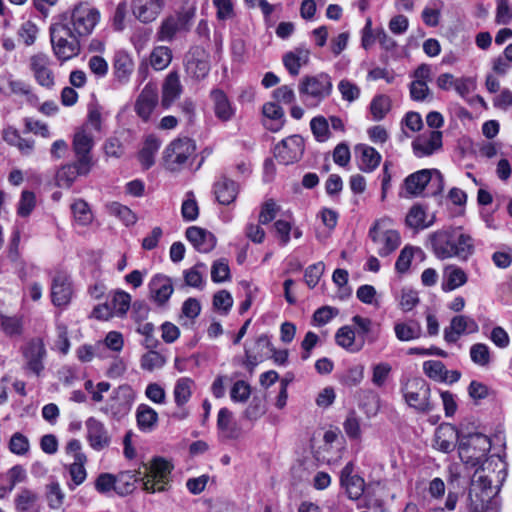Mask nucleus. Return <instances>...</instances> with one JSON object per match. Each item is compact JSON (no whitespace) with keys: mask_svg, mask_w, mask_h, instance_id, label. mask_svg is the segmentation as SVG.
I'll return each instance as SVG.
<instances>
[{"mask_svg":"<svg viewBox=\"0 0 512 512\" xmlns=\"http://www.w3.org/2000/svg\"><path fill=\"white\" fill-rule=\"evenodd\" d=\"M9 448L14 454L24 455L29 450V441L22 433L16 432L10 439Z\"/></svg>","mask_w":512,"mask_h":512,"instance_id":"64","label":"nucleus"},{"mask_svg":"<svg viewBox=\"0 0 512 512\" xmlns=\"http://www.w3.org/2000/svg\"><path fill=\"white\" fill-rule=\"evenodd\" d=\"M415 250L420 251L419 248H414L412 246H405L401 250L395 263V269L397 270V272L405 273L408 271Z\"/></svg>","mask_w":512,"mask_h":512,"instance_id":"58","label":"nucleus"},{"mask_svg":"<svg viewBox=\"0 0 512 512\" xmlns=\"http://www.w3.org/2000/svg\"><path fill=\"white\" fill-rule=\"evenodd\" d=\"M144 471H123L116 478L115 491L121 496L132 493L136 483L141 482L142 488L148 493L164 492L170 482L173 465L170 461L155 457L150 464H143Z\"/></svg>","mask_w":512,"mask_h":512,"instance_id":"2","label":"nucleus"},{"mask_svg":"<svg viewBox=\"0 0 512 512\" xmlns=\"http://www.w3.org/2000/svg\"><path fill=\"white\" fill-rule=\"evenodd\" d=\"M233 414L227 408H221L218 412L217 427L227 438L236 437L235 424L232 421Z\"/></svg>","mask_w":512,"mask_h":512,"instance_id":"46","label":"nucleus"},{"mask_svg":"<svg viewBox=\"0 0 512 512\" xmlns=\"http://www.w3.org/2000/svg\"><path fill=\"white\" fill-rule=\"evenodd\" d=\"M442 147V133L437 130L430 131L428 135L422 134L412 142L413 152L417 157L430 156Z\"/></svg>","mask_w":512,"mask_h":512,"instance_id":"25","label":"nucleus"},{"mask_svg":"<svg viewBox=\"0 0 512 512\" xmlns=\"http://www.w3.org/2000/svg\"><path fill=\"white\" fill-rule=\"evenodd\" d=\"M468 281L466 272L457 265H447L443 271L442 290L444 292L453 291Z\"/></svg>","mask_w":512,"mask_h":512,"instance_id":"32","label":"nucleus"},{"mask_svg":"<svg viewBox=\"0 0 512 512\" xmlns=\"http://www.w3.org/2000/svg\"><path fill=\"white\" fill-rule=\"evenodd\" d=\"M352 323L355 326V332L358 340H362L363 347L365 343H374L377 341L379 336V325L374 324V322L367 317H362L360 315H355L351 319Z\"/></svg>","mask_w":512,"mask_h":512,"instance_id":"28","label":"nucleus"},{"mask_svg":"<svg viewBox=\"0 0 512 512\" xmlns=\"http://www.w3.org/2000/svg\"><path fill=\"white\" fill-rule=\"evenodd\" d=\"M395 336L399 341L408 342L422 336L421 324L415 319L396 322L394 325Z\"/></svg>","mask_w":512,"mask_h":512,"instance_id":"36","label":"nucleus"},{"mask_svg":"<svg viewBox=\"0 0 512 512\" xmlns=\"http://www.w3.org/2000/svg\"><path fill=\"white\" fill-rule=\"evenodd\" d=\"M195 382L189 377L179 378L174 386L173 397L177 407H183L190 400Z\"/></svg>","mask_w":512,"mask_h":512,"instance_id":"40","label":"nucleus"},{"mask_svg":"<svg viewBox=\"0 0 512 512\" xmlns=\"http://www.w3.org/2000/svg\"><path fill=\"white\" fill-rule=\"evenodd\" d=\"M73 296V284L65 272H57L51 280V301L56 307L67 306Z\"/></svg>","mask_w":512,"mask_h":512,"instance_id":"17","label":"nucleus"},{"mask_svg":"<svg viewBox=\"0 0 512 512\" xmlns=\"http://www.w3.org/2000/svg\"><path fill=\"white\" fill-rule=\"evenodd\" d=\"M432 183L436 189L432 194L440 193L444 188V179L440 171L436 169H423L409 175L404 181L406 193L410 196H419L425 187Z\"/></svg>","mask_w":512,"mask_h":512,"instance_id":"12","label":"nucleus"},{"mask_svg":"<svg viewBox=\"0 0 512 512\" xmlns=\"http://www.w3.org/2000/svg\"><path fill=\"white\" fill-rule=\"evenodd\" d=\"M49 32L53 53L59 61L64 62L79 55L80 37L72 31L68 23L59 20L50 26Z\"/></svg>","mask_w":512,"mask_h":512,"instance_id":"4","label":"nucleus"},{"mask_svg":"<svg viewBox=\"0 0 512 512\" xmlns=\"http://www.w3.org/2000/svg\"><path fill=\"white\" fill-rule=\"evenodd\" d=\"M195 12L194 7H188L167 16L158 29V40L171 42L178 33L190 31Z\"/></svg>","mask_w":512,"mask_h":512,"instance_id":"8","label":"nucleus"},{"mask_svg":"<svg viewBox=\"0 0 512 512\" xmlns=\"http://www.w3.org/2000/svg\"><path fill=\"white\" fill-rule=\"evenodd\" d=\"M263 115L271 120L267 128L272 132L279 131L285 123L284 110L274 102H267L262 107Z\"/></svg>","mask_w":512,"mask_h":512,"instance_id":"41","label":"nucleus"},{"mask_svg":"<svg viewBox=\"0 0 512 512\" xmlns=\"http://www.w3.org/2000/svg\"><path fill=\"white\" fill-rule=\"evenodd\" d=\"M335 341L337 345L351 353H356L363 349L362 340L357 339L355 330L349 325L342 326L337 330Z\"/></svg>","mask_w":512,"mask_h":512,"instance_id":"35","label":"nucleus"},{"mask_svg":"<svg viewBox=\"0 0 512 512\" xmlns=\"http://www.w3.org/2000/svg\"><path fill=\"white\" fill-rule=\"evenodd\" d=\"M149 298L158 306L164 307L174 292L172 279L163 274L154 275L148 284Z\"/></svg>","mask_w":512,"mask_h":512,"instance_id":"20","label":"nucleus"},{"mask_svg":"<svg viewBox=\"0 0 512 512\" xmlns=\"http://www.w3.org/2000/svg\"><path fill=\"white\" fill-rule=\"evenodd\" d=\"M87 440L96 451L103 450L110 445L111 437L105 425L94 417H89L85 422Z\"/></svg>","mask_w":512,"mask_h":512,"instance_id":"23","label":"nucleus"},{"mask_svg":"<svg viewBox=\"0 0 512 512\" xmlns=\"http://www.w3.org/2000/svg\"><path fill=\"white\" fill-rule=\"evenodd\" d=\"M214 194L220 204L229 205L237 197L238 186L234 181L223 177L215 183Z\"/></svg>","mask_w":512,"mask_h":512,"instance_id":"37","label":"nucleus"},{"mask_svg":"<svg viewBox=\"0 0 512 512\" xmlns=\"http://www.w3.org/2000/svg\"><path fill=\"white\" fill-rule=\"evenodd\" d=\"M391 99L387 95H377L370 103V112L375 121L382 120L391 109Z\"/></svg>","mask_w":512,"mask_h":512,"instance_id":"44","label":"nucleus"},{"mask_svg":"<svg viewBox=\"0 0 512 512\" xmlns=\"http://www.w3.org/2000/svg\"><path fill=\"white\" fill-rule=\"evenodd\" d=\"M355 151L356 153H360V170L372 172L379 166L381 155L373 147L359 144L356 146Z\"/></svg>","mask_w":512,"mask_h":512,"instance_id":"38","label":"nucleus"},{"mask_svg":"<svg viewBox=\"0 0 512 512\" xmlns=\"http://www.w3.org/2000/svg\"><path fill=\"white\" fill-rule=\"evenodd\" d=\"M71 209L75 220L82 226H86L92 222L93 216L89 205L82 199L75 201L71 205Z\"/></svg>","mask_w":512,"mask_h":512,"instance_id":"50","label":"nucleus"},{"mask_svg":"<svg viewBox=\"0 0 512 512\" xmlns=\"http://www.w3.org/2000/svg\"><path fill=\"white\" fill-rule=\"evenodd\" d=\"M280 207L276 204L273 199H268L261 206V211L259 213V223L260 224H268L275 219Z\"/></svg>","mask_w":512,"mask_h":512,"instance_id":"56","label":"nucleus"},{"mask_svg":"<svg viewBox=\"0 0 512 512\" xmlns=\"http://www.w3.org/2000/svg\"><path fill=\"white\" fill-rule=\"evenodd\" d=\"M423 370L429 378L439 381H443L444 375L448 374V370L441 361H426L423 364Z\"/></svg>","mask_w":512,"mask_h":512,"instance_id":"57","label":"nucleus"},{"mask_svg":"<svg viewBox=\"0 0 512 512\" xmlns=\"http://www.w3.org/2000/svg\"><path fill=\"white\" fill-rule=\"evenodd\" d=\"M166 364V358L157 351L150 350L141 357L140 366L143 370L152 372L162 368Z\"/></svg>","mask_w":512,"mask_h":512,"instance_id":"49","label":"nucleus"},{"mask_svg":"<svg viewBox=\"0 0 512 512\" xmlns=\"http://www.w3.org/2000/svg\"><path fill=\"white\" fill-rule=\"evenodd\" d=\"M430 387L420 377L409 379L402 388L406 403L419 412H430L433 407L429 402Z\"/></svg>","mask_w":512,"mask_h":512,"instance_id":"11","label":"nucleus"},{"mask_svg":"<svg viewBox=\"0 0 512 512\" xmlns=\"http://www.w3.org/2000/svg\"><path fill=\"white\" fill-rule=\"evenodd\" d=\"M158 102L159 96L157 85L149 82L138 95L134 104V110L144 122H147L158 105Z\"/></svg>","mask_w":512,"mask_h":512,"instance_id":"18","label":"nucleus"},{"mask_svg":"<svg viewBox=\"0 0 512 512\" xmlns=\"http://www.w3.org/2000/svg\"><path fill=\"white\" fill-rule=\"evenodd\" d=\"M87 174L89 172H84L82 164L78 161L63 165L56 173V185L62 188H69L78 176H85Z\"/></svg>","mask_w":512,"mask_h":512,"instance_id":"34","label":"nucleus"},{"mask_svg":"<svg viewBox=\"0 0 512 512\" xmlns=\"http://www.w3.org/2000/svg\"><path fill=\"white\" fill-rule=\"evenodd\" d=\"M332 81L328 74L320 73L315 76H305L299 84L301 96L311 97L316 103L330 95Z\"/></svg>","mask_w":512,"mask_h":512,"instance_id":"13","label":"nucleus"},{"mask_svg":"<svg viewBox=\"0 0 512 512\" xmlns=\"http://www.w3.org/2000/svg\"><path fill=\"white\" fill-rule=\"evenodd\" d=\"M45 355V346L40 339H34L30 341L23 350V356L26 361V369L30 370L36 375H39L44 368L43 359Z\"/></svg>","mask_w":512,"mask_h":512,"instance_id":"24","label":"nucleus"},{"mask_svg":"<svg viewBox=\"0 0 512 512\" xmlns=\"http://www.w3.org/2000/svg\"><path fill=\"white\" fill-rule=\"evenodd\" d=\"M185 71L195 80L204 79L210 71L208 53L200 46L191 48L185 56Z\"/></svg>","mask_w":512,"mask_h":512,"instance_id":"15","label":"nucleus"},{"mask_svg":"<svg viewBox=\"0 0 512 512\" xmlns=\"http://www.w3.org/2000/svg\"><path fill=\"white\" fill-rule=\"evenodd\" d=\"M250 394V386L243 380L236 381L230 391V397L233 402L244 403L248 400Z\"/></svg>","mask_w":512,"mask_h":512,"instance_id":"59","label":"nucleus"},{"mask_svg":"<svg viewBox=\"0 0 512 512\" xmlns=\"http://www.w3.org/2000/svg\"><path fill=\"white\" fill-rule=\"evenodd\" d=\"M131 304V296L124 291H116L111 300V310H113L118 315L125 314Z\"/></svg>","mask_w":512,"mask_h":512,"instance_id":"53","label":"nucleus"},{"mask_svg":"<svg viewBox=\"0 0 512 512\" xmlns=\"http://www.w3.org/2000/svg\"><path fill=\"white\" fill-rule=\"evenodd\" d=\"M461 437L455 426L443 423L435 431V447L442 452L448 453L455 448L456 443L459 444Z\"/></svg>","mask_w":512,"mask_h":512,"instance_id":"27","label":"nucleus"},{"mask_svg":"<svg viewBox=\"0 0 512 512\" xmlns=\"http://www.w3.org/2000/svg\"><path fill=\"white\" fill-rule=\"evenodd\" d=\"M185 234L194 248L201 253L212 251L216 245V237L204 228L191 226L187 228Z\"/></svg>","mask_w":512,"mask_h":512,"instance_id":"26","label":"nucleus"},{"mask_svg":"<svg viewBox=\"0 0 512 512\" xmlns=\"http://www.w3.org/2000/svg\"><path fill=\"white\" fill-rule=\"evenodd\" d=\"M338 89L342 95V98L348 102H353L359 98V87L349 80H341L338 84Z\"/></svg>","mask_w":512,"mask_h":512,"instance_id":"62","label":"nucleus"},{"mask_svg":"<svg viewBox=\"0 0 512 512\" xmlns=\"http://www.w3.org/2000/svg\"><path fill=\"white\" fill-rule=\"evenodd\" d=\"M172 60V52L168 47L158 46L150 54V64L155 70L165 69Z\"/></svg>","mask_w":512,"mask_h":512,"instance_id":"45","label":"nucleus"},{"mask_svg":"<svg viewBox=\"0 0 512 512\" xmlns=\"http://www.w3.org/2000/svg\"><path fill=\"white\" fill-rule=\"evenodd\" d=\"M36 205L35 194L31 191L24 190L17 206V214L21 217H27L34 210Z\"/></svg>","mask_w":512,"mask_h":512,"instance_id":"54","label":"nucleus"},{"mask_svg":"<svg viewBox=\"0 0 512 512\" xmlns=\"http://www.w3.org/2000/svg\"><path fill=\"white\" fill-rule=\"evenodd\" d=\"M313 135L318 141H325L329 137L328 121L323 116L314 117L310 122Z\"/></svg>","mask_w":512,"mask_h":512,"instance_id":"55","label":"nucleus"},{"mask_svg":"<svg viewBox=\"0 0 512 512\" xmlns=\"http://www.w3.org/2000/svg\"><path fill=\"white\" fill-rule=\"evenodd\" d=\"M38 500L37 493L22 489L15 498V508L18 512H39Z\"/></svg>","mask_w":512,"mask_h":512,"instance_id":"42","label":"nucleus"},{"mask_svg":"<svg viewBox=\"0 0 512 512\" xmlns=\"http://www.w3.org/2000/svg\"><path fill=\"white\" fill-rule=\"evenodd\" d=\"M113 70L116 80L121 84H126L134 70V61L125 51H118L113 61Z\"/></svg>","mask_w":512,"mask_h":512,"instance_id":"33","label":"nucleus"},{"mask_svg":"<svg viewBox=\"0 0 512 512\" xmlns=\"http://www.w3.org/2000/svg\"><path fill=\"white\" fill-rule=\"evenodd\" d=\"M65 494L58 482H51L46 485V500L51 509L58 510L62 507Z\"/></svg>","mask_w":512,"mask_h":512,"instance_id":"47","label":"nucleus"},{"mask_svg":"<svg viewBox=\"0 0 512 512\" xmlns=\"http://www.w3.org/2000/svg\"><path fill=\"white\" fill-rule=\"evenodd\" d=\"M87 462L86 456H78L76 460L69 465V473L74 486L82 484L86 479L85 463Z\"/></svg>","mask_w":512,"mask_h":512,"instance_id":"52","label":"nucleus"},{"mask_svg":"<svg viewBox=\"0 0 512 512\" xmlns=\"http://www.w3.org/2000/svg\"><path fill=\"white\" fill-rule=\"evenodd\" d=\"M471 361L481 367H486L491 361L490 349L484 343H476L470 347Z\"/></svg>","mask_w":512,"mask_h":512,"instance_id":"48","label":"nucleus"},{"mask_svg":"<svg viewBox=\"0 0 512 512\" xmlns=\"http://www.w3.org/2000/svg\"><path fill=\"white\" fill-rule=\"evenodd\" d=\"M28 65L38 85L51 89L55 85V75L52 61L44 52H38L29 57Z\"/></svg>","mask_w":512,"mask_h":512,"instance_id":"14","label":"nucleus"},{"mask_svg":"<svg viewBox=\"0 0 512 512\" xmlns=\"http://www.w3.org/2000/svg\"><path fill=\"white\" fill-rule=\"evenodd\" d=\"M490 448L489 438L481 433L462 435L459 439L458 454L465 465L475 467L486 460Z\"/></svg>","mask_w":512,"mask_h":512,"instance_id":"6","label":"nucleus"},{"mask_svg":"<svg viewBox=\"0 0 512 512\" xmlns=\"http://www.w3.org/2000/svg\"><path fill=\"white\" fill-rule=\"evenodd\" d=\"M134 399L135 394L131 387L127 385L119 386L100 410L109 418L120 421L131 411Z\"/></svg>","mask_w":512,"mask_h":512,"instance_id":"10","label":"nucleus"},{"mask_svg":"<svg viewBox=\"0 0 512 512\" xmlns=\"http://www.w3.org/2000/svg\"><path fill=\"white\" fill-rule=\"evenodd\" d=\"M160 145L161 142L155 135L146 137L144 145L138 154V159L144 169H149L154 164V157Z\"/></svg>","mask_w":512,"mask_h":512,"instance_id":"39","label":"nucleus"},{"mask_svg":"<svg viewBox=\"0 0 512 512\" xmlns=\"http://www.w3.org/2000/svg\"><path fill=\"white\" fill-rule=\"evenodd\" d=\"M182 85L177 71H171L165 78L162 85L161 104L169 108L181 95Z\"/></svg>","mask_w":512,"mask_h":512,"instance_id":"29","label":"nucleus"},{"mask_svg":"<svg viewBox=\"0 0 512 512\" xmlns=\"http://www.w3.org/2000/svg\"><path fill=\"white\" fill-rule=\"evenodd\" d=\"M136 421L140 430L151 431L158 422V413L146 404H140L136 410Z\"/></svg>","mask_w":512,"mask_h":512,"instance_id":"43","label":"nucleus"},{"mask_svg":"<svg viewBox=\"0 0 512 512\" xmlns=\"http://www.w3.org/2000/svg\"><path fill=\"white\" fill-rule=\"evenodd\" d=\"M38 28L31 21L24 22L18 30V35L25 45H32L37 37Z\"/></svg>","mask_w":512,"mask_h":512,"instance_id":"63","label":"nucleus"},{"mask_svg":"<svg viewBox=\"0 0 512 512\" xmlns=\"http://www.w3.org/2000/svg\"><path fill=\"white\" fill-rule=\"evenodd\" d=\"M433 253L438 259L458 258L467 261L475 252L473 238L462 227L434 232L430 236Z\"/></svg>","mask_w":512,"mask_h":512,"instance_id":"3","label":"nucleus"},{"mask_svg":"<svg viewBox=\"0 0 512 512\" xmlns=\"http://www.w3.org/2000/svg\"><path fill=\"white\" fill-rule=\"evenodd\" d=\"M304 152V140L299 135H292L275 146L274 155L284 165L300 160Z\"/></svg>","mask_w":512,"mask_h":512,"instance_id":"16","label":"nucleus"},{"mask_svg":"<svg viewBox=\"0 0 512 512\" xmlns=\"http://www.w3.org/2000/svg\"><path fill=\"white\" fill-rule=\"evenodd\" d=\"M340 484L351 500H358L364 493L365 482L362 477L354 473V464L348 462L340 472Z\"/></svg>","mask_w":512,"mask_h":512,"instance_id":"21","label":"nucleus"},{"mask_svg":"<svg viewBox=\"0 0 512 512\" xmlns=\"http://www.w3.org/2000/svg\"><path fill=\"white\" fill-rule=\"evenodd\" d=\"M165 0H132L131 10L134 17L142 23H151L160 15Z\"/></svg>","mask_w":512,"mask_h":512,"instance_id":"22","label":"nucleus"},{"mask_svg":"<svg viewBox=\"0 0 512 512\" xmlns=\"http://www.w3.org/2000/svg\"><path fill=\"white\" fill-rule=\"evenodd\" d=\"M389 222V219L377 220L369 230V237L377 246V252L381 257L393 253L401 243L398 231L388 228Z\"/></svg>","mask_w":512,"mask_h":512,"instance_id":"9","label":"nucleus"},{"mask_svg":"<svg viewBox=\"0 0 512 512\" xmlns=\"http://www.w3.org/2000/svg\"><path fill=\"white\" fill-rule=\"evenodd\" d=\"M425 211L420 206H413L406 216V224L414 229L426 227Z\"/></svg>","mask_w":512,"mask_h":512,"instance_id":"61","label":"nucleus"},{"mask_svg":"<svg viewBox=\"0 0 512 512\" xmlns=\"http://www.w3.org/2000/svg\"><path fill=\"white\" fill-rule=\"evenodd\" d=\"M210 97L213 101L215 116L222 122L230 121L235 115V109L227 95L220 89H214L211 91Z\"/></svg>","mask_w":512,"mask_h":512,"instance_id":"31","label":"nucleus"},{"mask_svg":"<svg viewBox=\"0 0 512 512\" xmlns=\"http://www.w3.org/2000/svg\"><path fill=\"white\" fill-rule=\"evenodd\" d=\"M62 23H68L79 37L90 35L100 20L99 11L88 3L76 4L70 12L59 16Z\"/></svg>","mask_w":512,"mask_h":512,"instance_id":"5","label":"nucleus"},{"mask_svg":"<svg viewBox=\"0 0 512 512\" xmlns=\"http://www.w3.org/2000/svg\"><path fill=\"white\" fill-rule=\"evenodd\" d=\"M450 329L461 335L464 332L474 333L478 331L477 323L470 317L460 315L452 318Z\"/></svg>","mask_w":512,"mask_h":512,"instance_id":"51","label":"nucleus"},{"mask_svg":"<svg viewBox=\"0 0 512 512\" xmlns=\"http://www.w3.org/2000/svg\"><path fill=\"white\" fill-rule=\"evenodd\" d=\"M324 270L325 265L323 262H317L315 264L308 266L304 274L306 284L310 288H314L318 284Z\"/></svg>","mask_w":512,"mask_h":512,"instance_id":"60","label":"nucleus"},{"mask_svg":"<svg viewBox=\"0 0 512 512\" xmlns=\"http://www.w3.org/2000/svg\"><path fill=\"white\" fill-rule=\"evenodd\" d=\"M505 464L500 460H486V466L477 469L469 490V512H500L496 495L506 478Z\"/></svg>","mask_w":512,"mask_h":512,"instance_id":"1","label":"nucleus"},{"mask_svg":"<svg viewBox=\"0 0 512 512\" xmlns=\"http://www.w3.org/2000/svg\"><path fill=\"white\" fill-rule=\"evenodd\" d=\"M195 142L187 137L173 140L163 152V164L169 171L182 170L195 155Z\"/></svg>","mask_w":512,"mask_h":512,"instance_id":"7","label":"nucleus"},{"mask_svg":"<svg viewBox=\"0 0 512 512\" xmlns=\"http://www.w3.org/2000/svg\"><path fill=\"white\" fill-rule=\"evenodd\" d=\"M310 50L301 45L294 50L289 51L283 56V64L292 76H297L300 68L309 63Z\"/></svg>","mask_w":512,"mask_h":512,"instance_id":"30","label":"nucleus"},{"mask_svg":"<svg viewBox=\"0 0 512 512\" xmlns=\"http://www.w3.org/2000/svg\"><path fill=\"white\" fill-rule=\"evenodd\" d=\"M73 151L77 158L76 161L82 164L84 172H90L93 166L91 150L94 146V140L84 128L77 131L73 139Z\"/></svg>","mask_w":512,"mask_h":512,"instance_id":"19","label":"nucleus"}]
</instances>
